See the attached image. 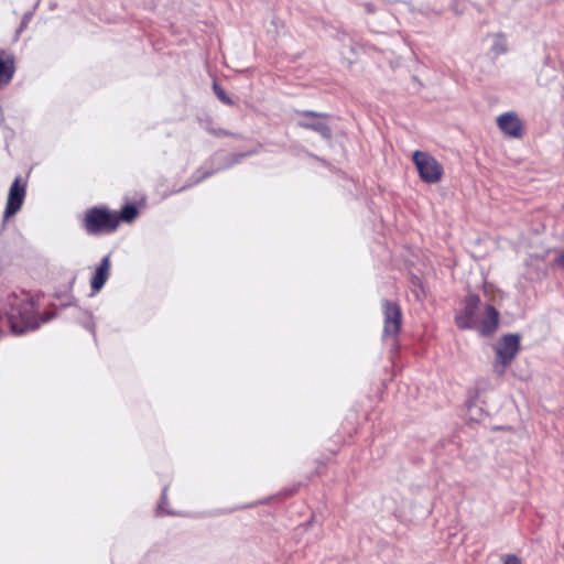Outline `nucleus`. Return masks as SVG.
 I'll use <instances>...</instances> for the list:
<instances>
[{
    "instance_id": "obj_7",
    "label": "nucleus",
    "mask_w": 564,
    "mask_h": 564,
    "mask_svg": "<svg viewBox=\"0 0 564 564\" xmlns=\"http://www.w3.org/2000/svg\"><path fill=\"white\" fill-rule=\"evenodd\" d=\"M26 184L22 183L21 177H17L10 186L7 206L4 209V221L15 215L22 207L25 198Z\"/></svg>"
},
{
    "instance_id": "obj_12",
    "label": "nucleus",
    "mask_w": 564,
    "mask_h": 564,
    "mask_svg": "<svg viewBox=\"0 0 564 564\" xmlns=\"http://www.w3.org/2000/svg\"><path fill=\"white\" fill-rule=\"evenodd\" d=\"M297 126L303 129L313 130V131L317 132L318 134H321L324 139L332 138V130H330L329 126L321 120H314V121L300 120L297 122Z\"/></svg>"
},
{
    "instance_id": "obj_9",
    "label": "nucleus",
    "mask_w": 564,
    "mask_h": 564,
    "mask_svg": "<svg viewBox=\"0 0 564 564\" xmlns=\"http://www.w3.org/2000/svg\"><path fill=\"white\" fill-rule=\"evenodd\" d=\"M110 254L105 256L97 265L95 273L90 280L93 294L99 292L106 284L110 274Z\"/></svg>"
},
{
    "instance_id": "obj_13",
    "label": "nucleus",
    "mask_w": 564,
    "mask_h": 564,
    "mask_svg": "<svg viewBox=\"0 0 564 564\" xmlns=\"http://www.w3.org/2000/svg\"><path fill=\"white\" fill-rule=\"evenodd\" d=\"M138 215V209L134 205H126L122 209L120 215L118 216L119 221L123 220L127 223H131Z\"/></svg>"
},
{
    "instance_id": "obj_23",
    "label": "nucleus",
    "mask_w": 564,
    "mask_h": 564,
    "mask_svg": "<svg viewBox=\"0 0 564 564\" xmlns=\"http://www.w3.org/2000/svg\"><path fill=\"white\" fill-rule=\"evenodd\" d=\"M538 82H539L541 85H545V84H546V82H543V80H542V77H541V76L538 78Z\"/></svg>"
},
{
    "instance_id": "obj_4",
    "label": "nucleus",
    "mask_w": 564,
    "mask_h": 564,
    "mask_svg": "<svg viewBox=\"0 0 564 564\" xmlns=\"http://www.w3.org/2000/svg\"><path fill=\"white\" fill-rule=\"evenodd\" d=\"M520 335L506 334L495 345L496 360L494 362V371L497 376L502 377L507 367L513 361L520 351Z\"/></svg>"
},
{
    "instance_id": "obj_3",
    "label": "nucleus",
    "mask_w": 564,
    "mask_h": 564,
    "mask_svg": "<svg viewBox=\"0 0 564 564\" xmlns=\"http://www.w3.org/2000/svg\"><path fill=\"white\" fill-rule=\"evenodd\" d=\"M119 225L118 215L105 207H93L85 214L83 227L89 235L110 234Z\"/></svg>"
},
{
    "instance_id": "obj_19",
    "label": "nucleus",
    "mask_w": 564,
    "mask_h": 564,
    "mask_svg": "<svg viewBox=\"0 0 564 564\" xmlns=\"http://www.w3.org/2000/svg\"><path fill=\"white\" fill-rule=\"evenodd\" d=\"M166 491H167V488H166V487H164V488H163V491H162V500H161V503H160V505H159V507H158V510H159V512H160V513L171 514V512H170V511H164V509H163V505H164V503H165V501H166Z\"/></svg>"
},
{
    "instance_id": "obj_18",
    "label": "nucleus",
    "mask_w": 564,
    "mask_h": 564,
    "mask_svg": "<svg viewBox=\"0 0 564 564\" xmlns=\"http://www.w3.org/2000/svg\"><path fill=\"white\" fill-rule=\"evenodd\" d=\"M206 130H207L209 133H212V134H214V135H216V137H223V135H228V134H229L227 131H225V130H223V129H220V128H217V129H216V128H213V127H210V126H207V127H206Z\"/></svg>"
},
{
    "instance_id": "obj_2",
    "label": "nucleus",
    "mask_w": 564,
    "mask_h": 564,
    "mask_svg": "<svg viewBox=\"0 0 564 564\" xmlns=\"http://www.w3.org/2000/svg\"><path fill=\"white\" fill-rule=\"evenodd\" d=\"M460 329H475L482 336H490L499 325V312L490 304H482L477 294H468L455 314Z\"/></svg>"
},
{
    "instance_id": "obj_14",
    "label": "nucleus",
    "mask_w": 564,
    "mask_h": 564,
    "mask_svg": "<svg viewBox=\"0 0 564 564\" xmlns=\"http://www.w3.org/2000/svg\"><path fill=\"white\" fill-rule=\"evenodd\" d=\"M508 50V45L506 42V37H497L494 45L491 46V55L492 57H497Z\"/></svg>"
},
{
    "instance_id": "obj_24",
    "label": "nucleus",
    "mask_w": 564,
    "mask_h": 564,
    "mask_svg": "<svg viewBox=\"0 0 564 564\" xmlns=\"http://www.w3.org/2000/svg\"><path fill=\"white\" fill-rule=\"evenodd\" d=\"M218 159H219V155H215V156H213V158H212V163H214V162H215L216 160H218Z\"/></svg>"
},
{
    "instance_id": "obj_6",
    "label": "nucleus",
    "mask_w": 564,
    "mask_h": 564,
    "mask_svg": "<svg viewBox=\"0 0 564 564\" xmlns=\"http://www.w3.org/2000/svg\"><path fill=\"white\" fill-rule=\"evenodd\" d=\"M383 312V333L384 340L389 338L395 339L402 325V313L400 306L392 301L384 300L382 302Z\"/></svg>"
},
{
    "instance_id": "obj_20",
    "label": "nucleus",
    "mask_w": 564,
    "mask_h": 564,
    "mask_svg": "<svg viewBox=\"0 0 564 564\" xmlns=\"http://www.w3.org/2000/svg\"><path fill=\"white\" fill-rule=\"evenodd\" d=\"M503 564H522L518 556L508 555L506 556Z\"/></svg>"
},
{
    "instance_id": "obj_16",
    "label": "nucleus",
    "mask_w": 564,
    "mask_h": 564,
    "mask_svg": "<svg viewBox=\"0 0 564 564\" xmlns=\"http://www.w3.org/2000/svg\"><path fill=\"white\" fill-rule=\"evenodd\" d=\"M82 324L84 325L85 328H87L95 335V324L93 323L91 315L88 312H82Z\"/></svg>"
},
{
    "instance_id": "obj_15",
    "label": "nucleus",
    "mask_w": 564,
    "mask_h": 564,
    "mask_svg": "<svg viewBox=\"0 0 564 564\" xmlns=\"http://www.w3.org/2000/svg\"><path fill=\"white\" fill-rule=\"evenodd\" d=\"M213 89L215 95L218 97L219 100H221L226 105H232L231 98L226 94V91L217 84L214 83Z\"/></svg>"
},
{
    "instance_id": "obj_1",
    "label": "nucleus",
    "mask_w": 564,
    "mask_h": 564,
    "mask_svg": "<svg viewBox=\"0 0 564 564\" xmlns=\"http://www.w3.org/2000/svg\"><path fill=\"white\" fill-rule=\"evenodd\" d=\"M0 314L7 317L14 335H24L36 330L43 323L51 321L54 315L35 314L34 301L24 292H10L0 300Z\"/></svg>"
},
{
    "instance_id": "obj_17",
    "label": "nucleus",
    "mask_w": 564,
    "mask_h": 564,
    "mask_svg": "<svg viewBox=\"0 0 564 564\" xmlns=\"http://www.w3.org/2000/svg\"><path fill=\"white\" fill-rule=\"evenodd\" d=\"M299 115L304 116V117L315 118V119L327 117V115H325V113H321V112H316V111H312V110H302V111H299Z\"/></svg>"
},
{
    "instance_id": "obj_11",
    "label": "nucleus",
    "mask_w": 564,
    "mask_h": 564,
    "mask_svg": "<svg viewBox=\"0 0 564 564\" xmlns=\"http://www.w3.org/2000/svg\"><path fill=\"white\" fill-rule=\"evenodd\" d=\"M246 156V154H239L238 155V159H236L235 161L228 163V164H224V165H218L217 167L213 169V170H206L205 167H200L198 169L193 175L192 177L189 178V181L187 182V184H185L181 189H185L187 187H191L193 185H196L198 184L199 182L204 181L205 178H207L208 176L213 175L215 172L219 171V170H223V169H226V167H229L231 166L234 163H237L239 161L240 158H243Z\"/></svg>"
},
{
    "instance_id": "obj_10",
    "label": "nucleus",
    "mask_w": 564,
    "mask_h": 564,
    "mask_svg": "<svg viewBox=\"0 0 564 564\" xmlns=\"http://www.w3.org/2000/svg\"><path fill=\"white\" fill-rule=\"evenodd\" d=\"M14 63L15 58L13 54L0 50V86L11 82L15 70Z\"/></svg>"
},
{
    "instance_id": "obj_8",
    "label": "nucleus",
    "mask_w": 564,
    "mask_h": 564,
    "mask_svg": "<svg viewBox=\"0 0 564 564\" xmlns=\"http://www.w3.org/2000/svg\"><path fill=\"white\" fill-rule=\"evenodd\" d=\"M498 128L508 137L521 138L523 124L514 111L503 112L497 118Z\"/></svg>"
},
{
    "instance_id": "obj_21",
    "label": "nucleus",
    "mask_w": 564,
    "mask_h": 564,
    "mask_svg": "<svg viewBox=\"0 0 564 564\" xmlns=\"http://www.w3.org/2000/svg\"><path fill=\"white\" fill-rule=\"evenodd\" d=\"M556 262L558 265L564 268V251L558 256V258L556 259Z\"/></svg>"
},
{
    "instance_id": "obj_22",
    "label": "nucleus",
    "mask_w": 564,
    "mask_h": 564,
    "mask_svg": "<svg viewBox=\"0 0 564 564\" xmlns=\"http://www.w3.org/2000/svg\"><path fill=\"white\" fill-rule=\"evenodd\" d=\"M26 19H28V17H25V18H24V20H26ZM24 23H25V21H23V22H22V25H21V26H20V29L18 30V32H19V33L23 31V25H24Z\"/></svg>"
},
{
    "instance_id": "obj_5",
    "label": "nucleus",
    "mask_w": 564,
    "mask_h": 564,
    "mask_svg": "<svg viewBox=\"0 0 564 564\" xmlns=\"http://www.w3.org/2000/svg\"><path fill=\"white\" fill-rule=\"evenodd\" d=\"M413 161L423 182L434 184L442 178L443 166L431 154L423 151H415L413 153Z\"/></svg>"
}]
</instances>
